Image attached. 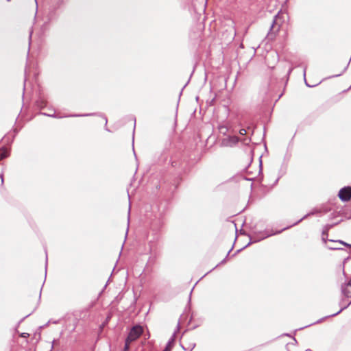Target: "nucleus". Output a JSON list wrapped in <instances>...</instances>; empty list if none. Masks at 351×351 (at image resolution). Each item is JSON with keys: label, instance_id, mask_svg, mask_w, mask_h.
I'll use <instances>...</instances> for the list:
<instances>
[{"label": "nucleus", "instance_id": "f257e3e1", "mask_svg": "<svg viewBox=\"0 0 351 351\" xmlns=\"http://www.w3.org/2000/svg\"><path fill=\"white\" fill-rule=\"evenodd\" d=\"M143 328L140 326H134L130 330L128 337V341L133 342L136 340L143 333Z\"/></svg>", "mask_w": 351, "mask_h": 351}, {"label": "nucleus", "instance_id": "f03ea898", "mask_svg": "<svg viewBox=\"0 0 351 351\" xmlns=\"http://www.w3.org/2000/svg\"><path fill=\"white\" fill-rule=\"evenodd\" d=\"M339 197L343 202H348L351 198V187L345 186L340 189L339 192Z\"/></svg>", "mask_w": 351, "mask_h": 351}, {"label": "nucleus", "instance_id": "7ed1b4c3", "mask_svg": "<svg viewBox=\"0 0 351 351\" xmlns=\"http://www.w3.org/2000/svg\"><path fill=\"white\" fill-rule=\"evenodd\" d=\"M239 138L236 136H229L222 141V144L226 147H232L239 142Z\"/></svg>", "mask_w": 351, "mask_h": 351}, {"label": "nucleus", "instance_id": "20e7f679", "mask_svg": "<svg viewBox=\"0 0 351 351\" xmlns=\"http://www.w3.org/2000/svg\"><path fill=\"white\" fill-rule=\"evenodd\" d=\"M278 15H276L272 24L271 25L270 31L268 33V37L272 38L275 35V32L278 31L280 25L277 24Z\"/></svg>", "mask_w": 351, "mask_h": 351}, {"label": "nucleus", "instance_id": "39448f33", "mask_svg": "<svg viewBox=\"0 0 351 351\" xmlns=\"http://www.w3.org/2000/svg\"><path fill=\"white\" fill-rule=\"evenodd\" d=\"M176 339V332L173 334L171 338L169 339L166 347L165 348L163 351H171L172 348L173 347Z\"/></svg>", "mask_w": 351, "mask_h": 351}, {"label": "nucleus", "instance_id": "423d86ee", "mask_svg": "<svg viewBox=\"0 0 351 351\" xmlns=\"http://www.w3.org/2000/svg\"><path fill=\"white\" fill-rule=\"evenodd\" d=\"M339 243V244H342V245H346V246H348V247H351V245L348 244V243H345V242H343V241H335V245H331V246H330V245H328V247L329 249H330V250H340V249H341V247H339V246H337V245H336V243Z\"/></svg>", "mask_w": 351, "mask_h": 351}, {"label": "nucleus", "instance_id": "0eeeda50", "mask_svg": "<svg viewBox=\"0 0 351 351\" xmlns=\"http://www.w3.org/2000/svg\"><path fill=\"white\" fill-rule=\"evenodd\" d=\"M271 234H266V233H261V236L259 237H253L252 238H251V240H252V242L254 243V242H257V241H259L261 240H263L268 237H269Z\"/></svg>", "mask_w": 351, "mask_h": 351}, {"label": "nucleus", "instance_id": "6e6552de", "mask_svg": "<svg viewBox=\"0 0 351 351\" xmlns=\"http://www.w3.org/2000/svg\"><path fill=\"white\" fill-rule=\"evenodd\" d=\"M332 225H328L326 227V230H324L322 232V240L324 241V242H326V239H327V237H328V233H327V231L332 227Z\"/></svg>", "mask_w": 351, "mask_h": 351}, {"label": "nucleus", "instance_id": "1a4fd4ad", "mask_svg": "<svg viewBox=\"0 0 351 351\" xmlns=\"http://www.w3.org/2000/svg\"><path fill=\"white\" fill-rule=\"evenodd\" d=\"M37 105L39 108H43L46 106V101L43 99H40L37 101Z\"/></svg>", "mask_w": 351, "mask_h": 351}, {"label": "nucleus", "instance_id": "9d476101", "mask_svg": "<svg viewBox=\"0 0 351 351\" xmlns=\"http://www.w3.org/2000/svg\"><path fill=\"white\" fill-rule=\"evenodd\" d=\"M1 159L5 158L8 156V152L6 150L1 151L0 152Z\"/></svg>", "mask_w": 351, "mask_h": 351}, {"label": "nucleus", "instance_id": "9b49d317", "mask_svg": "<svg viewBox=\"0 0 351 351\" xmlns=\"http://www.w3.org/2000/svg\"><path fill=\"white\" fill-rule=\"evenodd\" d=\"M316 213H317V210L310 212L309 213H308V214H306V215H304L302 219H300L298 221V222H300V221H301L302 219H304L306 218L307 217H308V216H310V215H313L315 214Z\"/></svg>", "mask_w": 351, "mask_h": 351}, {"label": "nucleus", "instance_id": "f8f14e48", "mask_svg": "<svg viewBox=\"0 0 351 351\" xmlns=\"http://www.w3.org/2000/svg\"><path fill=\"white\" fill-rule=\"evenodd\" d=\"M131 343H132L131 341H128L127 339H125V346H124V351H128L129 350L130 345Z\"/></svg>", "mask_w": 351, "mask_h": 351}, {"label": "nucleus", "instance_id": "ddd939ff", "mask_svg": "<svg viewBox=\"0 0 351 351\" xmlns=\"http://www.w3.org/2000/svg\"><path fill=\"white\" fill-rule=\"evenodd\" d=\"M219 130L221 133H225L227 131V128L225 126H221L220 127Z\"/></svg>", "mask_w": 351, "mask_h": 351}, {"label": "nucleus", "instance_id": "4468645a", "mask_svg": "<svg viewBox=\"0 0 351 351\" xmlns=\"http://www.w3.org/2000/svg\"><path fill=\"white\" fill-rule=\"evenodd\" d=\"M246 133H247V132H246V130H245V129H241V130H239V134H240L241 135H245V134H246Z\"/></svg>", "mask_w": 351, "mask_h": 351}, {"label": "nucleus", "instance_id": "2eb2a0df", "mask_svg": "<svg viewBox=\"0 0 351 351\" xmlns=\"http://www.w3.org/2000/svg\"><path fill=\"white\" fill-rule=\"evenodd\" d=\"M305 77H306V68L304 69V80H306ZM305 83H306V86H311V85L307 84L306 81H305Z\"/></svg>", "mask_w": 351, "mask_h": 351}, {"label": "nucleus", "instance_id": "dca6fc26", "mask_svg": "<svg viewBox=\"0 0 351 351\" xmlns=\"http://www.w3.org/2000/svg\"><path fill=\"white\" fill-rule=\"evenodd\" d=\"M43 114L49 116V117H55L54 114H46V113H43Z\"/></svg>", "mask_w": 351, "mask_h": 351}, {"label": "nucleus", "instance_id": "f3484780", "mask_svg": "<svg viewBox=\"0 0 351 351\" xmlns=\"http://www.w3.org/2000/svg\"><path fill=\"white\" fill-rule=\"evenodd\" d=\"M342 310H343V308L340 309L337 313H336L333 314V315H332V316H334V315H336L339 314L340 312H341V311H342Z\"/></svg>", "mask_w": 351, "mask_h": 351}, {"label": "nucleus", "instance_id": "a211bd4d", "mask_svg": "<svg viewBox=\"0 0 351 351\" xmlns=\"http://www.w3.org/2000/svg\"><path fill=\"white\" fill-rule=\"evenodd\" d=\"M0 177H1V184H3V175H0Z\"/></svg>", "mask_w": 351, "mask_h": 351}, {"label": "nucleus", "instance_id": "6ab92c4d", "mask_svg": "<svg viewBox=\"0 0 351 351\" xmlns=\"http://www.w3.org/2000/svg\"><path fill=\"white\" fill-rule=\"evenodd\" d=\"M104 119H105V123H106V124H107V122H108L107 118H106V117H104Z\"/></svg>", "mask_w": 351, "mask_h": 351}, {"label": "nucleus", "instance_id": "aec40b11", "mask_svg": "<svg viewBox=\"0 0 351 351\" xmlns=\"http://www.w3.org/2000/svg\"><path fill=\"white\" fill-rule=\"evenodd\" d=\"M193 348H195V345H193V347L191 348V349L190 350V351H191V350L193 349Z\"/></svg>", "mask_w": 351, "mask_h": 351}, {"label": "nucleus", "instance_id": "412c9836", "mask_svg": "<svg viewBox=\"0 0 351 351\" xmlns=\"http://www.w3.org/2000/svg\"><path fill=\"white\" fill-rule=\"evenodd\" d=\"M90 115L89 114H83L82 116H88Z\"/></svg>", "mask_w": 351, "mask_h": 351}, {"label": "nucleus", "instance_id": "4be33fe9", "mask_svg": "<svg viewBox=\"0 0 351 351\" xmlns=\"http://www.w3.org/2000/svg\"><path fill=\"white\" fill-rule=\"evenodd\" d=\"M48 257L47 255H46V261H47Z\"/></svg>", "mask_w": 351, "mask_h": 351}, {"label": "nucleus", "instance_id": "5701e85b", "mask_svg": "<svg viewBox=\"0 0 351 351\" xmlns=\"http://www.w3.org/2000/svg\"><path fill=\"white\" fill-rule=\"evenodd\" d=\"M306 351H311V350H306Z\"/></svg>", "mask_w": 351, "mask_h": 351}]
</instances>
